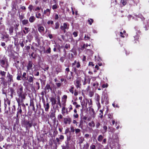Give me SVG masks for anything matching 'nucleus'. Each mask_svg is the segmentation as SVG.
Masks as SVG:
<instances>
[{
  "label": "nucleus",
  "instance_id": "f257e3e1",
  "mask_svg": "<svg viewBox=\"0 0 149 149\" xmlns=\"http://www.w3.org/2000/svg\"><path fill=\"white\" fill-rule=\"evenodd\" d=\"M17 86L16 89V93L19 98L16 99L17 102L19 101L20 102H23L24 100L26 99L27 94L26 92L23 90L24 88L21 85H18L16 84Z\"/></svg>",
  "mask_w": 149,
  "mask_h": 149
},
{
  "label": "nucleus",
  "instance_id": "f03ea898",
  "mask_svg": "<svg viewBox=\"0 0 149 149\" xmlns=\"http://www.w3.org/2000/svg\"><path fill=\"white\" fill-rule=\"evenodd\" d=\"M0 65L3 68H5V70L7 71L8 67V65L7 60L6 59H0Z\"/></svg>",
  "mask_w": 149,
  "mask_h": 149
},
{
  "label": "nucleus",
  "instance_id": "7ed1b4c3",
  "mask_svg": "<svg viewBox=\"0 0 149 149\" xmlns=\"http://www.w3.org/2000/svg\"><path fill=\"white\" fill-rule=\"evenodd\" d=\"M69 28V24L67 22H65L63 24V25L60 26V29L61 31H63L64 33H65L66 30H68Z\"/></svg>",
  "mask_w": 149,
  "mask_h": 149
},
{
  "label": "nucleus",
  "instance_id": "20e7f679",
  "mask_svg": "<svg viewBox=\"0 0 149 149\" xmlns=\"http://www.w3.org/2000/svg\"><path fill=\"white\" fill-rule=\"evenodd\" d=\"M18 104V108L17 109V111L16 114V117H18L20 115H21L22 113V110L21 107V103L22 102H17Z\"/></svg>",
  "mask_w": 149,
  "mask_h": 149
},
{
  "label": "nucleus",
  "instance_id": "39448f33",
  "mask_svg": "<svg viewBox=\"0 0 149 149\" xmlns=\"http://www.w3.org/2000/svg\"><path fill=\"white\" fill-rule=\"evenodd\" d=\"M23 124L25 126L26 129H27L28 127H31L32 126V123L30 121L27 120H24L23 122Z\"/></svg>",
  "mask_w": 149,
  "mask_h": 149
},
{
  "label": "nucleus",
  "instance_id": "423d86ee",
  "mask_svg": "<svg viewBox=\"0 0 149 149\" xmlns=\"http://www.w3.org/2000/svg\"><path fill=\"white\" fill-rule=\"evenodd\" d=\"M29 106L31 108L32 110L34 111L35 113H36V112L37 110H36L35 108L33 99H30Z\"/></svg>",
  "mask_w": 149,
  "mask_h": 149
},
{
  "label": "nucleus",
  "instance_id": "0eeeda50",
  "mask_svg": "<svg viewBox=\"0 0 149 149\" xmlns=\"http://www.w3.org/2000/svg\"><path fill=\"white\" fill-rule=\"evenodd\" d=\"M81 80L80 79H76L74 81V84L77 88H80L81 84Z\"/></svg>",
  "mask_w": 149,
  "mask_h": 149
},
{
  "label": "nucleus",
  "instance_id": "6e6552de",
  "mask_svg": "<svg viewBox=\"0 0 149 149\" xmlns=\"http://www.w3.org/2000/svg\"><path fill=\"white\" fill-rule=\"evenodd\" d=\"M31 74L32 76H27L26 80H27L29 83L33 84L34 79H35V78L34 77L33 74Z\"/></svg>",
  "mask_w": 149,
  "mask_h": 149
},
{
  "label": "nucleus",
  "instance_id": "1a4fd4ad",
  "mask_svg": "<svg viewBox=\"0 0 149 149\" xmlns=\"http://www.w3.org/2000/svg\"><path fill=\"white\" fill-rule=\"evenodd\" d=\"M7 78L8 79V82L11 83L13 81V76L10 74L8 72L7 74Z\"/></svg>",
  "mask_w": 149,
  "mask_h": 149
},
{
  "label": "nucleus",
  "instance_id": "9d476101",
  "mask_svg": "<svg viewBox=\"0 0 149 149\" xmlns=\"http://www.w3.org/2000/svg\"><path fill=\"white\" fill-rule=\"evenodd\" d=\"M9 91L10 92V95L11 97V98H12L13 97V95H15V92L14 89L12 87H10L9 89Z\"/></svg>",
  "mask_w": 149,
  "mask_h": 149
},
{
  "label": "nucleus",
  "instance_id": "9b49d317",
  "mask_svg": "<svg viewBox=\"0 0 149 149\" xmlns=\"http://www.w3.org/2000/svg\"><path fill=\"white\" fill-rule=\"evenodd\" d=\"M45 90L48 93L50 90L51 91H52V88L49 84H47L45 88Z\"/></svg>",
  "mask_w": 149,
  "mask_h": 149
},
{
  "label": "nucleus",
  "instance_id": "f8f14e48",
  "mask_svg": "<svg viewBox=\"0 0 149 149\" xmlns=\"http://www.w3.org/2000/svg\"><path fill=\"white\" fill-rule=\"evenodd\" d=\"M33 65V63L32 61H29L28 64L26 66L28 70H29L32 69Z\"/></svg>",
  "mask_w": 149,
  "mask_h": 149
},
{
  "label": "nucleus",
  "instance_id": "ddd939ff",
  "mask_svg": "<svg viewBox=\"0 0 149 149\" xmlns=\"http://www.w3.org/2000/svg\"><path fill=\"white\" fill-rule=\"evenodd\" d=\"M71 119L70 117L65 118H64V123L65 124H70L71 122Z\"/></svg>",
  "mask_w": 149,
  "mask_h": 149
},
{
  "label": "nucleus",
  "instance_id": "4468645a",
  "mask_svg": "<svg viewBox=\"0 0 149 149\" xmlns=\"http://www.w3.org/2000/svg\"><path fill=\"white\" fill-rule=\"evenodd\" d=\"M43 106L45 111H48L49 108V105L48 102L47 101L46 103L44 102L43 103Z\"/></svg>",
  "mask_w": 149,
  "mask_h": 149
},
{
  "label": "nucleus",
  "instance_id": "2eb2a0df",
  "mask_svg": "<svg viewBox=\"0 0 149 149\" xmlns=\"http://www.w3.org/2000/svg\"><path fill=\"white\" fill-rule=\"evenodd\" d=\"M9 111L10 113H15V112L16 110V108L15 105H13L11 108L9 107Z\"/></svg>",
  "mask_w": 149,
  "mask_h": 149
},
{
  "label": "nucleus",
  "instance_id": "dca6fc26",
  "mask_svg": "<svg viewBox=\"0 0 149 149\" xmlns=\"http://www.w3.org/2000/svg\"><path fill=\"white\" fill-rule=\"evenodd\" d=\"M6 72L1 70H0V75L2 76L1 78L2 80L5 79L4 77L6 76Z\"/></svg>",
  "mask_w": 149,
  "mask_h": 149
},
{
  "label": "nucleus",
  "instance_id": "f3484780",
  "mask_svg": "<svg viewBox=\"0 0 149 149\" xmlns=\"http://www.w3.org/2000/svg\"><path fill=\"white\" fill-rule=\"evenodd\" d=\"M50 100L52 103V106H54L56 104V100L55 98L54 97H52L50 98Z\"/></svg>",
  "mask_w": 149,
  "mask_h": 149
},
{
  "label": "nucleus",
  "instance_id": "a211bd4d",
  "mask_svg": "<svg viewBox=\"0 0 149 149\" xmlns=\"http://www.w3.org/2000/svg\"><path fill=\"white\" fill-rule=\"evenodd\" d=\"M22 73L21 71H20L19 73H18L17 77V79L18 81L21 80L22 79Z\"/></svg>",
  "mask_w": 149,
  "mask_h": 149
},
{
  "label": "nucleus",
  "instance_id": "6ab92c4d",
  "mask_svg": "<svg viewBox=\"0 0 149 149\" xmlns=\"http://www.w3.org/2000/svg\"><path fill=\"white\" fill-rule=\"evenodd\" d=\"M65 103H64L62 104L64 106L63 107H62V110H61V113L63 114V115H64L65 113V110H66V108L65 107Z\"/></svg>",
  "mask_w": 149,
  "mask_h": 149
},
{
  "label": "nucleus",
  "instance_id": "aec40b11",
  "mask_svg": "<svg viewBox=\"0 0 149 149\" xmlns=\"http://www.w3.org/2000/svg\"><path fill=\"white\" fill-rule=\"evenodd\" d=\"M22 76V79L23 81H26L27 76V73L26 72H24L23 73Z\"/></svg>",
  "mask_w": 149,
  "mask_h": 149
},
{
  "label": "nucleus",
  "instance_id": "412c9836",
  "mask_svg": "<svg viewBox=\"0 0 149 149\" xmlns=\"http://www.w3.org/2000/svg\"><path fill=\"white\" fill-rule=\"evenodd\" d=\"M38 30L39 32L41 33L44 31L45 29L43 26H41L38 27Z\"/></svg>",
  "mask_w": 149,
  "mask_h": 149
},
{
  "label": "nucleus",
  "instance_id": "4be33fe9",
  "mask_svg": "<svg viewBox=\"0 0 149 149\" xmlns=\"http://www.w3.org/2000/svg\"><path fill=\"white\" fill-rule=\"evenodd\" d=\"M56 112V111L55 110L54 111H53L52 112H51L50 115V116L51 118H53L55 117Z\"/></svg>",
  "mask_w": 149,
  "mask_h": 149
},
{
  "label": "nucleus",
  "instance_id": "5701e85b",
  "mask_svg": "<svg viewBox=\"0 0 149 149\" xmlns=\"http://www.w3.org/2000/svg\"><path fill=\"white\" fill-rule=\"evenodd\" d=\"M100 96L98 94H97L96 96L95 97V100L96 101V103L99 102H100Z\"/></svg>",
  "mask_w": 149,
  "mask_h": 149
},
{
  "label": "nucleus",
  "instance_id": "b1692460",
  "mask_svg": "<svg viewBox=\"0 0 149 149\" xmlns=\"http://www.w3.org/2000/svg\"><path fill=\"white\" fill-rule=\"evenodd\" d=\"M10 101L8 99L4 100V104H8L9 106L10 104Z\"/></svg>",
  "mask_w": 149,
  "mask_h": 149
},
{
  "label": "nucleus",
  "instance_id": "393cba45",
  "mask_svg": "<svg viewBox=\"0 0 149 149\" xmlns=\"http://www.w3.org/2000/svg\"><path fill=\"white\" fill-rule=\"evenodd\" d=\"M134 40L136 43L139 42V36L138 35H136L134 36Z\"/></svg>",
  "mask_w": 149,
  "mask_h": 149
},
{
  "label": "nucleus",
  "instance_id": "a878e982",
  "mask_svg": "<svg viewBox=\"0 0 149 149\" xmlns=\"http://www.w3.org/2000/svg\"><path fill=\"white\" fill-rule=\"evenodd\" d=\"M35 19V18L33 16H31L29 18V21L30 22H33Z\"/></svg>",
  "mask_w": 149,
  "mask_h": 149
},
{
  "label": "nucleus",
  "instance_id": "bb28decb",
  "mask_svg": "<svg viewBox=\"0 0 149 149\" xmlns=\"http://www.w3.org/2000/svg\"><path fill=\"white\" fill-rule=\"evenodd\" d=\"M93 22L94 20L92 19H89L88 20V22L90 25H91Z\"/></svg>",
  "mask_w": 149,
  "mask_h": 149
},
{
  "label": "nucleus",
  "instance_id": "cd10ccee",
  "mask_svg": "<svg viewBox=\"0 0 149 149\" xmlns=\"http://www.w3.org/2000/svg\"><path fill=\"white\" fill-rule=\"evenodd\" d=\"M55 26L54 28H53L54 29H58L59 28L60 24L58 22H57L55 23Z\"/></svg>",
  "mask_w": 149,
  "mask_h": 149
},
{
  "label": "nucleus",
  "instance_id": "c85d7f7f",
  "mask_svg": "<svg viewBox=\"0 0 149 149\" xmlns=\"http://www.w3.org/2000/svg\"><path fill=\"white\" fill-rule=\"evenodd\" d=\"M86 101H87L88 103V105L89 106H91L90 107H92V101L91 99H90V101H89V100L86 99Z\"/></svg>",
  "mask_w": 149,
  "mask_h": 149
},
{
  "label": "nucleus",
  "instance_id": "c756f323",
  "mask_svg": "<svg viewBox=\"0 0 149 149\" xmlns=\"http://www.w3.org/2000/svg\"><path fill=\"white\" fill-rule=\"evenodd\" d=\"M33 73L35 76H39V72L37 70L34 71Z\"/></svg>",
  "mask_w": 149,
  "mask_h": 149
},
{
  "label": "nucleus",
  "instance_id": "7c9ffc66",
  "mask_svg": "<svg viewBox=\"0 0 149 149\" xmlns=\"http://www.w3.org/2000/svg\"><path fill=\"white\" fill-rule=\"evenodd\" d=\"M88 125L90 127H94L95 126V123L93 121H92L91 122L88 123Z\"/></svg>",
  "mask_w": 149,
  "mask_h": 149
},
{
  "label": "nucleus",
  "instance_id": "2f4dec72",
  "mask_svg": "<svg viewBox=\"0 0 149 149\" xmlns=\"http://www.w3.org/2000/svg\"><path fill=\"white\" fill-rule=\"evenodd\" d=\"M121 3L123 4V6L125 5L127 3V0H121Z\"/></svg>",
  "mask_w": 149,
  "mask_h": 149
},
{
  "label": "nucleus",
  "instance_id": "473e14b6",
  "mask_svg": "<svg viewBox=\"0 0 149 149\" xmlns=\"http://www.w3.org/2000/svg\"><path fill=\"white\" fill-rule=\"evenodd\" d=\"M22 23L23 25H26L29 23V22L27 19H24L22 21Z\"/></svg>",
  "mask_w": 149,
  "mask_h": 149
},
{
  "label": "nucleus",
  "instance_id": "72a5a7b5",
  "mask_svg": "<svg viewBox=\"0 0 149 149\" xmlns=\"http://www.w3.org/2000/svg\"><path fill=\"white\" fill-rule=\"evenodd\" d=\"M103 138V137L102 135H100L97 138V140L100 142H101Z\"/></svg>",
  "mask_w": 149,
  "mask_h": 149
},
{
  "label": "nucleus",
  "instance_id": "f704fd0d",
  "mask_svg": "<svg viewBox=\"0 0 149 149\" xmlns=\"http://www.w3.org/2000/svg\"><path fill=\"white\" fill-rule=\"evenodd\" d=\"M3 39H5L6 40H5L7 42L8 40V35H4L2 37Z\"/></svg>",
  "mask_w": 149,
  "mask_h": 149
},
{
  "label": "nucleus",
  "instance_id": "c9c22d12",
  "mask_svg": "<svg viewBox=\"0 0 149 149\" xmlns=\"http://www.w3.org/2000/svg\"><path fill=\"white\" fill-rule=\"evenodd\" d=\"M2 83L4 86H6L7 85V82L4 81V80H2Z\"/></svg>",
  "mask_w": 149,
  "mask_h": 149
},
{
  "label": "nucleus",
  "instance_id": "e433bc0d",
  "mask_svg": "<svg viewBox=\"0 0 149 149\" xmlns=\"http://www.w3.org/2000/svg\"><path fill=\"white\" fill-rule=\"evenodd\" d=\"M56 70L57 74L61 71V69L60 68H56Z\"/></svg>",
  "mask_w": 149,
  "mask_h": 149
},
{
  "label": "nucleus",
  "instance_id": "4c0bfd02",
  "mask_svg": "<svg viewBox=\"0 0 149 149\" xmlns=\"http://www.w3.org/2000/svg\"><path fill=\"white\" fill-rule=\"evenodd\" d=\"M30 56L32 57L33 59H35L36 58V56L35 54H34V52H33L30 55Z\"/></svg>",
  "mask_w": 149,
  "mask_h": 149
},
{
  "label": "nucleus",
  "instance_id": "58836bf2",
  "mask_svg": "<svg viewBox=\"0 0 149 149\" xmlns=\"http://www.w3.org/2000/svg\"><path fill=\"white\" fill-rule=\"evenodd\" d=\"M41 14L40 13H38V14H36V17L37 18L42 19V17H41Z\"/></svg>",
  "mask_w": 149,
  "mask_h": 149
},
{
  "label": "nucleus",
  "instance_id": "ea45409f",
  "mask_svg": "<svg viewBox=\"0 0 149 149\" xmlns=\"http://www.w3.org/2000/svg\"><path fill=\"white\" fill-rule=\"evenodd\" d=\"M51 52V49L50 47H49L45 51V53L47 54H50Z\"/></svg>",
  "mask_w": 149,
  "mask_h": 149
},
{
  "label": "nucleus",
  "instance_id": "a19ab883",
  "mask_svg": "<svg viewBox=\"0 0 149 149\" xmlns=\"http://www.w3.org/2000/svg\"><path fill=\"white\" fill-rule=\"evenodd\" d=\"M100 113H99V115L100 116V118H102L103 117V111L102 110H100Z\"/></svg>",
  "mask_w": 149,
  "mask_h": 149
},
{
  "label": "nucleus",
  "instance_id": "79ce46f5",
  "mask_svg": "<svg viewBox=\"0 0 149 149\" xmlns=\"http://www.w3.org/2000/svg\"><path fill=\"white\" fill-rule=\"evenodd\" d=\"M70 87L71 88L69 90V91L71 93L73 94L74 93L73 89L74 87L73 86H71Z\"/></svg>",
  "mask_w": 149,
  "mask_h": 149
},
{
  "label": "nucleus",
  "instance_id": "37998d69",
  "mask_svg": "<svg viewBox=\"0 0 149 149\" xmlns=\"http://www.w3.org/2000/svg\"><path fill=\"white\" fill-rule=\"evenodd\" d=\"M22 107L23 109H24L25 111H26V107L24 104L23 103V102L21 103V107Z\"/></svg>",
  "mask_w": 149,
  "mask_h": 149
},
{
  "label": "nucleus",
  "instance_id": "c03bdc74",
  "mask_svg": "<svg viewBox=\"0 0 149 149\" xmlns=\"http://www.w3.org/2000/svg\"><path fill=\"white\" fill-rule=\"evenodd\" d=\"M83 122L82 120H81L79 122V127H80L81 128H82V126L83 125Z\"/></svg>",
  "mask_w": 149,
  "mask_h": 149
},
{
  "label": "nucleus",
  "instance_id": "a18cd8bd",
  "mask_svg": "<svg viewBox=\"0 0 149 149\" xmlns=\"http://www.w3.org/2000/svg\"><path fill=\"white\" fill-rule=\"evenodd\" d=\"M70 46L69 44H66L65 45L64 47L65 49H67L68 48H70Z\"/></svg>",
  "mask_w": 149,
  "mask_h": 149
},
{
  "label": "nucleus",
  "instance_id": "49530a36",
  "mask_svg": "<svg viewBox=\"0 0 149 149\" xmlns=\"http://www.w3.org/2000/svg\"><path fill=\"white\" fill-rule=\"evenodd\" d=\"M65 143V146H63L69 148V142H68V141H66Z\"/></svg>",
  "mask_w": 149,
  "mask_h": 149
},
{
  "label": "nucleus",
  "instance_id": "de8ad7c7",
  "mask_svg": "<svg viewBox=\"0 0 149 149\" xmlns=\"http://www.w3.org/2000/svg\"><path fill=\"white\" fill-rule=\"evenodd\" d=\"M58 6L56 4H54L52 6V8L53 10H54L58 8Z\"/></svg>",
  "mask_w": 149,
  "mask_h": 149
},
{
  "label": "nucleus",
  "instance_id": "09e8293b",
  "mask_svg": "<svg viewBox=\"0 0 149 149\" xmlns=\"http://www.w3.org/2000/svg\"><path fill=\"white\" fill-rule=\"evenodd\" d=\"M13 27H11L9 28V31L10 33H12L13 32Z\"/></svg>",
  "mask_w": 149,
  "mask_h": 149
},
{
  "label": "nucleus",
  "instance_id": "8fccbe9b",
  "mask_svg": "<svg viewBox=\"0 0 149 149\" xmlns=\"http://www.w3.org/2000/svg\"><path fill=\"white\" fill-rule=\"evenodd\" d=\"M108 86V84L106 83V84H104L102 85V87L103 88H107Z\"/></svg>",
  "mask_w": 149,
  "mask_h": 149
},
{
  "label": "nucleus",
  "instance_id": "3c124183",
  "mask_svg": "<svg viewBox=\"0 0 149 149\" xmlns=\"http://www.w3.org/2000/svg\"><path fill=\"white\" fill-rule=\"evenodd\" d=\"M72 34L74 36V37H77L78 36L77 32H74L72 33Z\"/></svg>",
  "mask_w": 149,
  "mask_h": 149
},
{
  "label": "nucleus",
  "instance_id": "603ef678",
  "mask_svg": "<svg viewBox=\"0 0 149 149\" xmlns=\"http://www.w3.org/2000/svg\"><path fill=\"white\" fill-rule=\"evenodd\" d=\"M75 133L77 134L80 132L81 131L78 128L75 129Z\"/></svg>",
  "mask_w": 149,
  "mask_h": 149
},
{
  "label": "nucleus",
  "instance_id": "864d4df0",
  "mask_svg": "<svg viewBox=\"0 0 149 149\" xmlns=\"http://www.w3.org/2000/svg\"><path fill=\"white\" fill-rule=\"evenodd\" d=\"M60 140H61L60 141H62V140H63L64 139V136L63 135H60L59 138Z\"/></svg>",
  "mask_w": 149,
  "mask_h": 149
},
{
  "label": "nucleus",
  "instance_id": "5fc2aeb1",
  "mask_svg": "<svg viewBox=\"0 0 149 149\" xmlns=\"http://www.w3.org/2000/svg\"><path fill=\"white\" fill-rule=\"evenodd\" d=\"M63 118V116L61 114H59L58 116V118L59 120L62 119Z\"/></svg>",
  "mask_w": 149,
  "mask_h": 149
},
{
  "label": "nucleus",
  "instance_id": "6e6d98bb",
  "mask_svg": "<svg viewBox=\"0 0 149 149\" xmlns=\"http://www.w3.org/2000/svg\"><path fill=\"white\" fill-rule=\"evenodd\" d=\"M24 29L26 31V33H28L29 31H30V30H29V28L26 27H24Z\"/></svg>",
  "mask_w": 149,
  "mask_h": 149
},
{
  "label": "nucleus",
  "instance_id": "4d7b16f0",
  "mask_svg": "<svg viewBox=\"0 0 149 149\" xmlns=\"http://www.w3.org/2000/svg\"><path fill=\"white\" fill-rule=\"evenodd\" d=\"M89 147V144L87 142L86 144L84 145V147L86 149H88Z\"/></svg>",
  "mask_w": 149,
  "mask_h": 149
},
{
  "label": "nucleus",
  "instance_id": "13d9d810",
  "mask_svg": "<svg viewBox=\"0 0 149 149\" xmlns=\"http://www.w3.org/2000/svg\"><path fill=\"white\" fill-rule=\"evenodd\" d=\"M90 147V149H96V146L94 145H91Z\"/></svg>",
  "mask_w": 149,
  "mask_h": 149
},
{
  "label": "nucleus",
  "instance_id": "bf43d9fd",
  "mask_svg": "<svg viewBox=\"0 0 149 149\" xmlns=\"http://www.w3.org/2000/svg\"><path fill=\"white\" fill-rule=\"evenodd\" d=\"M97 106V107L98 109H99L100 108H101V105L100 104V102H97L96 103Z\"/></svg>",
  "mask_w": 149,
  "mask_h": 149
},
{
  "label": "nucleus",
  "instance_id": "052dcab7",
  "mask_svg": "<svg viewBox=\"0 0 149 149\" xmlns=\"http://www.w3.org/2000/svg\"><path fill=\"white\" fill-rule=\"evenodd\" d=\"M3 139V137L2 136L1 134H0V142L2 141Z\"/></svg>",
  "mask_w": 149,
  "mask_h": 149
},
{
  "label": "nucleus",
  "instance_id": "680f3d73",
  "mask_svg": "<svg viewBox=\"0 0 149 149\" xmlns=\"http://www.w3.org/2000/svg\"><path fill=\"white\" fill-rule=\"evenodd\" d=\"M28 8H29V9L30 10V11H31L32 10L33 8V6L32 5H29V6L28 7Z\"/></svg>",
  "mask_w": 149,
  "mask_h": 149
},
{
  "label": "nucleus",
  "instance_id": "e2e57ef3",
  "mask_svg": "<svg viewBox=\"0 0 149 149\" xmlns=\"http://www.w3.org/2000/svg\"><path fill=\"white\" fill-rule=\"evenodd\" d=\"M58 57V54H54L52 56V58H57Z\"/></svg>",
  "mask_w": 149,
  "mask_h": 149
},
{
  "label": "nucleus",
  "instance_id": "0e129e2a",
  "mask_svg": "<svg viewBox=\"0 0 149 149\" xmlns=\"http://www.w3.org/2000/svg\"><path fill=\"white\" fill-rule=\"evenodd\" d=\"M94 95V93L93 92H90L89 93V95L90 97H92Z\"/></svg>",
  "mask_w": 149,
  "mask_h": 149
},
{
  "label": "nucleus",
  "instance_id": "69168bd1",
  "mask_svg": "<svg viewBox=\"0 0 149 149\" xmlns=\"http://www.w3.org/2000/svg\"><path fill=\"white\" fill-rule=\"evenodd\" d=\"M70 130L72 132H74V127L73 126H72L70 127Z\"/></svg>",
  "mask_w": 149,
  "mask_h": 149
},
{
  "label": "nucleus",
  "instance_id": "338daca9",
  "mask_svg": "<svg viewBox=\"0 0 149 149\" xmlns=\"http://www.w3.org/2000/svg\"><path fill=\"white\" fill-rule=\"evenodd\" d=\"M39 34L38 33L37 34H36L35 35V39H37L39 38Z\"/></svg>",
  "mask_w": 149,
  "mask_h": 149
},
{
  "label": "nucleus",
  "instance_id": "774afa93",
  "mask_svg": "<svg viewBox=\"0 0 149 149\" xmlns=\"http://www.w3.org/2000/svg\"><path fill=\"white\" fill-rule=\"evenodd\" d=\"M64 57H63L62 56L60 58V60L62 62V63L63 62H64Z\"/></svg>",
  "mask_w": 149,
  "mask_h": 149
}]
</instances>
